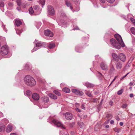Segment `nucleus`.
Returning a JSON list of instances; mask_svg holds the SVG:
<instances>
[{
    "label": "nucleus",
    "instance_id": "obj_11",
    "mask_svg": "<svg viewBox=\"0 0 135 135\" xmlns=\"http://www.w3.org/2000/svg\"><path fill=\"white\" fill-rule=\"evenodd\" d=\"M45 35L48 36L50 37H52L53 34L52 32L49 30H47L44 31Z\"/></svg>",
    "mask_w": 135,
    "mask_h": 135
},
{
    "label": "nucleus",
    "instance_id": "obj_5",
    "mask_svg": "<svg viewBox=\"0 0 135 135\" xmlns=\"http://www.w3.org/2000/svg\"><path fill=\"white\" fill-rule=\"evenodd\" d=\"M52 122L55 125H56L57 127H60L62 129H65V127L63 125L60 121L56 119H54L52 120Z\"/></svg>",
    "mask_w": 135,
    "mask_h": 135
},
{
    "label": "nucleus",
    "instance_id": "obj_54",
    "mask_svg": "<svg viewBox=\"0 0 135 135\" xmlns=\"http://www.w3.org/2000/svg\"><path fill=\"white\" fill-rule=\"evenodd\" d=\"M99 1L102 3H104L105 1V0H99Z\"/></svg>",
    "mask_w": 135,
    "mask_h": 135
},
{
    "label": "nucleus",
    "instance_id": "obj_21",
    "mask_svg": "<svg viewBox=\"0 0 135 135\" xmlns=\"http://www.w3.org/2000/svg\"><path fill=\"white\" fill-rule=\"evenodd\" d=\"M5 128V125L2 123H0V132L4 131Z\"/></svg>",
    "mask_w": 135,
    "mask_h": 135
},
{
    "label": "nucleus",
    "instance_id": "obj_26",
    "mask_svg": "<svg viewBox=\"0 0 135 135\" xmlns=\"http://www.w3.org/2000/svg\"><path fill=\"white\" fill-rule=\"evenodd\" d=\"M39 3L40 4L42 5V8H43L44 5L45 4V0H39Z\"/></svg>",
    "mask_w": 135,
    "mask_h": 135
},
{
    "label": "nucleus",
    "instance_id": "obj_18",
    "mask_svg": "<svg viewBox=\"0 0 135 135\" xmlns=\"http://www.w3.org/2000/svg\"><path fill=\"white\" fill-rule=\"evenodd\" d=\"M12 127L10 125H8L6 128V131L7 132H10L12 129Z\"/></svg>",
    "mask_w": 135,
    "mask_h": 135
},
{
    "label": "nucleus",
    "instance_id": "obj_34",
    "mask_svg": "<svg viewBox=\"0 0 135 135\" xmlns=\"http://www.w3.org/2000/svg\"><path fill=\"white\" fill-rule=\"evenodd\" d=\"M54 93L56 95L60 96L61 95L60 93L58 91L56 90H54L53 91Z\"/></svg>",
    "mask_w": 135,
    "mask_h": 135
},
{
    "label": "nucleus",
    "instance_id": "obj_13",
    "mask_svg": "<svg viewBox=\"0 0 135 135\" xmlns=\"http://www.w3.org/2000/svg\"><path fill=\"white\" fill-rule=\"evenodd\" d=\"M123 62H124L125 61L126 57L125 55L123 53H120L119 55V59Z\"/></svg>",
    "mask_w": 135,
    "mask_h": 135
},
{
    "label": "nucleus",
    "instance_id": "obj_51",
    "mask_svg": "<svg viewBox=\"0 0 135 135\" xmlns=\"http://www.w3.org/2000/svg\"><path fill=\"white\" fill-rule=\"evenodd\" d=\"M115 118L116 119L117 121H118L120 120V118L118 116H116Z\"/></svg>",
    "mask_w": 135,
    "mask_h": 135
},
{
    "label": "nucleus",
    "instance_id": "obj_15",
    "mask_svg": "<svg viewBox=\"0 0 135 135\" xmlns=\"http://www.w3.org/2000/svg\"><path fill=\"white\" fill-rule=\"evenodd\" d=\"M117 62L115 63V65L117 69H121L122 67V63L120 61Z\"/></svg>",
    "mask_w": 135,
    "mask_h": 135
},
{
    "label": "nucleus",
    "instance_id": "obj_61",
    "mask_svg": "<svg viewBox=\"0 0 135 135\" xmlns=\"http://www.w3.org/2000/svg\"><path fill=\"white\" fill-rule=\"evenodd\" d=\"M19 31V30H17V31H16V33H17V34L18 35H20V34L19 33H18V32Z\"/></svg>",
    "mask_w": 135,
    "mask_h": 135
},
{
    "label": "nucleus",
    "instance_id": "obj_6",
    "mask_svg": "<svg viewBox=\"0 0 135 135\" xmlns=\"http://www.w3.org/2000/svg\"><path fill=\"white\" fill-rule=\"evenodd\" d=\"M48 12L49 14L51 16L53 15L55 13L54 9L52 6H49L47 7Z\"/></svg>",
    "mask_w": 135,
    "mask_h": 135
},
{
    "label": "nucleus",
    "instance_id": "obj_36",
    "mask_svg": "<svg viewBox=\"0 0 135 135\" xmlns=\"http://www.w3.org/2000/svg\"><path fill=\"white\" fill-rule=\"evenodd\" d=\"M21 0H17L16 2L17 4L19 6H20L21 4Z\"/></svg>",
    "mask_w": 135,
    "mask_h": 135
},
{
    "label": "nucleus",
    "instance_id": "obj_16",
    "mask_svg": "<svg viewBox=\"0 0 135 135\" xmlns=\"http://www.w3.org/2000/svg\"><path fill=\"white\" fill-rule=\"evenodd\" d=\"M32 98L33 99L35 100H38L40 98V96L38 94L36 93L33 94L32 96Z\"/></svg>",
    "mask_w": 135,
    "mask_h": 135
},
{
    "label": "nucleus",
    "instance_id": "obj_27",
    "mask_svg": "<svg viewBox=\"0 0 135 135\" xmlns=\"http://www.w3.org/2000/svg\"><path fill=\"white\" fill-rule=\"evenodd\" d=\"M62 90L64 92L67 93H70V89L69 88H63L62 89Z\"/></svg>",
    "mask_w": 135,
    "mask_h": 135
},
{
    "label": "nucleus",
    "instance_id": "obj_63",
    "mask_svg": "<svg viewBox=\"0 0 135 135\" xmlns=\"http://www.w3.org/2000/svg\"><path fill=\"white\" fill-rule=\"evenodd\" d=\"M133 42L135 43V39L134 38L133 39Z\"/></svg>",
    "mask_w": 135,
    "mask_h": 135
},
{
    "label": "nucleus",
    "instance_id": "obj_43",
    "mask_svg": "<svg viewBox=\"0 0 135 135\" xmlns=\"http://www.w3.org/2000/svg\"><path fill=\"white\" fill-rule=\"evenodd\" d=\"M127 106H128V105H127V104H124L122 105V108H125Z\"/></svg>",
    "mask_w": 135,
    "mask_h": 135
},
{
    "label": "nucleus",
    "instance_id": "obj_50",
    "mask_svg": "<svg viewBox=\"0 0 135 135\" xmlns=\"http://www.w3.org/2000/svg\"><path fill=\"white\" fill-rule=\"evenodd\" d=\"M41 22H38V26H37V28H39V27H40V26L41 25Z\"/></svg>",
    "mask_w": 135,
    "mask_h": 135
},
{
    "label": "nucleus",
    "instance_id": "obj_3",
    "mask_svg": "<svg viewBox=\"0 0 135 135\" xmlns=\"http://www.w3.org/2000/svg\"><path fill=\"white\" fill-rule=\"evenodd\" d=\"M8 47L6 45L2 46L0 50V54L2 56L7 54L8 52Z\"/></svg>",
    "mask_w": 135,
    "mask_h": 135
},
{
    "label": "nucleus",
    "instance_id": "obj_35",
    "mask_svg": "<svg viewBox=\"0 0 135 135\" xmlns=\"http://www.w3.org/2000/svg\"><path fill=\"white\" fill-rule=\"evenodd\" d=\"M123 91V89H122L120 90H119L117 92V94L118 95H121Z\"/></svg>",
    "mask_w": 135,
    "mask_h": 135
},
{
    "label": "nucleus",
    "instance_id": "obj_32",
    "mask_svg": "<svg viewBox=\"0 0 135 135\" xmlns=\"http://www.w3.org/2000/svg\"><path fill=\"white\" fill-rule=\"evenodd\" d=\"M115 70V69L114 68L113 66L112 65V67L110 68L109 70V72L110 73H113Z\"/></svg>",
    "mask_w": 135,
    "mask_h": 135
},
{
    "label": "nucleus",
    "instance_id": "obj_64",
    "mask_svg": "<svg viewBox=\"0 0 135 135\" xmlns=\"http://www.w3.org/2000/svg\"><path fill=\"white\" fill-rule=\"evenodd\" d=\"M73 133H74L73 132H71V135H74Z\"/></svg>",
    "mask_w": 135,
    "mask_h": 135
},
{
    "label": "nucleus",
    "instance_id": "obj_41",
    "mask_svg": "<svg viewBox=\"0 0 135 135\" xmlns=\"http://www.w3.org/2000/svg\"><path fill=\"white\" fill-rule=\"evenodd\" d=\"M8 6L10 7H12L13 6V3L12 2H10L8 3Z\"/></svg>",
    "mask_w": 135,
    "mask_h": 135
},
{
    "label": "nucleus",
    "instance_id": "obj_44",
    "mask_svg": "<svg viewBox=\"0 0 135 135\" xmlns=\"http://www.w3.org/2000/svg\"><path fill=\"white\" fill-rule=\"evenodd\" d=\"M135 84V82H130L129 84V85L130 86H132V85H134Z\"/></svg>",
    "mask_w": 135,
    "mask_h": 135
},
{
    "label": "nucleus",
    "instance_id": "obj_49",
    "mask_svg": "<svg viewBox=\"0 0 135 135\" xmlns=\"http://www.w3.org/2000/svg\"><path fill=\"white\" fill-rule=\"evenodd\" d=\"M75 110L77 112H81L80 110L77 108H75Z\"/></svg>",
    "mask_w": 135,
    "mask_h": 135
},
{
    "label": "nucleus",
    "instance_id": "obj_7",
    "mask_svg": "<svg viewBox=\"0 0 135 135\" xmlns=\"http://www.w3.org/2000/svg\"><path fill=\"white\" fill-rule=\"evenodd\" d=\"M34 42H35L36 44V47H34L33 49L31 51L32 52L36 51L38 49H39L37 48V47H40L43 45V43L41 42H37V41H35Z\"/></svg>",
    "mask_w": 135,
    "mask_h": 135
},
{
    "label": "nucleus",
    "instance_id": "obj_14",
    "mask_svg": "<svg viewBox=\"0 0 135 135\" xmlns=\"http://www.w3.org/2000/svg\"><path fill=\"white\" fill-rule=\"evenodd\" d=\"M101 68L104 70H107L108 69V66L105 62H103L100 64Z\"/></svg>",
    "mask_w": 135,
    "mask_h": 135
},
{
    "label": "nucleus",
    "instance_id": "obj_57",
    "mask_svg": "<svg viewBox=\"0 0 135 135\" xmlns=\"http://www.w3.org/2000/svg\"><path fill=\"white\" fill-rule=\"evenodd\" d=\"M117 76H116L114 78V79L113 80H112V82H114L115 80V79H116V78H117Z\"/></svg>",
    "mask_w": 135,
    "mask_h": 135
},
{
    "label": "nucleus",
    "instance_id": "obj_37",
    "mask_svg": "<svg viewBox=\"0 0 135 135\" xmlns=\"http://www.w3.org/2000/svg\"><path fill=\"white\" fill-rule=\"evenodd\" d=\"M130 19L135 26V20L132 18H130Z\"/></svg>",
    "mask_w": 135,
    "mask_h": 135
},
{
    "label": "nucleus",
    "instance_id": "obj_19",
    "mask_svg": "<svg viewBox=\"0 0 135 135\" xmlns=\"http://www.w3.org/2000/svg\"><path fill=\"white\" fill-rule=\"evenodd\" d=\"M15 24L17 26H19L22 24V22H21L20 20L19 19H16L15 20Z\"/></svg>",
    "mask_w": 135,
    "mask_h": 135
},
{
    "label": "nucleus",
    "instance_id": "obj_23",
    "mask_svg": "<svg viewBox=\"0 0 135 135\" xmlns=\"http://www.w3.org/2000/svg\"><path fill=\"white\" fill-rule=\"evenodd\" d=\"M55 44L54 43L51 42L49 43V49H51L54 48L55 46Z\"/></svg>",
    "mask_w": 135,
    "mask_h": 135
},
{
    "label": "nucleus",
    "instance_id": "obj_12",
    "mask_svg": "<svg viewBox=\"0 0 135 135\" xmlns=\"http://www.w3.org/2000/svg\"><path fill=\"white\" fill-rule=\"evenodd\" d=\"M65 3L67 6L68 7H69L71 9V10L73 12H74V11H78L79 10V8H78L77 9H76L75 10L73 11V7L71 5V4L70 2L66 1Z\"/></svg>",
    "mask_w": 135,
    "mask_h": 135
},
{
    "label": "nucleus",
    "instance_id": "obj_29",
    "mask_svg": "<svg viewBox=\"0 0 135 135\" xmlns=\"http://www.w3.org/2000/svg\"><path fill=\"white\" fill-rule=\"evenodd\" d=\"M34 12L33 10L32 7H30L29 9V13L31 14L32 15Z\"/></svg>",
    "mask_w": 135,
    "mask_h": 135
},
{
    "label": "nucleus",
    "instance_id": "obj_33",
    "mask_svg": "<svg viewBox=\"0 0 135 135\" xmlns=\"http://www.w3.org/2000/svg\"><path fill=\"white\" fill-rule=\"evenodd\" d=\"M131 31L132 34L135 35V28L134 27H132L131 29Z\"/></svg>",
    "mask_w": 135,
    "mask_h": 135
},
{
    "label": "nucleus",
    "instance_id": "obj_1",
    "mask_svg": "<svg viewBox=\"0 0 135 135\" xmlns=\"http://www.w3.org/2000/svg\"><path fill=\"white\" fill-rule=\"evenodd\" d=\"M24 82L27 85L32 86L35 85L36 81L33 77L30 76H27L24 78Z\"/></svg>",
    "mask_w": 135,
    "mask_h": 135
},
{
    "label": "nucleus",
    "instance_id": "obj_53",
    "mask_svg": "<svg viewBox=\"0 0 135 135\" xmlns=\"http://www.w3.org/2000/svg\"><path fill=\"white\" fill-rule=\"evenodd\" d=\"M2 27L3 28L4 30L6 32H7V31L6 30V29L5 27V25H3Z\"/></svg>",
    "mask_w": 135,
    "mask_h": 135
},
{
    "label": "nucleus",
    "instance_id": "obj_45",
    "mask_svg": "<svg viewBox=\"0 0 135 135\" xmlns=\"http://www.w3.org/2000/svg\"><path fill=\"white\" fill-rule=\"evenodd\" d=\"M4 4L3 2H0V7H3L4 6Z\"/></svg>",
    "mask_w": 135,
    "mask_h": 135
},
{
    "label": "nucleus",
    "instance_id": "obj_59",
    "mask_svg": "<svg viewBox=\"0 0 135 135\" xmlns=\"http://www.w3.org/2000/svg\"><path fill=\"white\" fill-rule=\"evenodd\" d=\"M10 135H16V134L15 133H11Z\"/></svg>",
    "mask_w": 135,
    "mask_h": 135
},
{
    "label": "nucleus",
    "instance_id": "obj_31",
    "mask_svg": "<svg viewBox=\"0 0 135 135\" xmlns=\"http://www.w3.org/2000/svg\"><path fill=\"white\" fill-rule=\"evenodd\" d=\"M78 125L81 128H85L84 125V123L82 122L78 123Z\"/></svg>",
    "mask_w": 135,
    "mask_h": 135
},
{
    "label": "nucleus",
    "instance_id": "obj_10",
    "mask_svg": "<svg viewBox=\"0 0 135 135\" xmlns=\"http://www.w3.org/2000/svg\"><path fill=\"white\" fill-rule=\"evenodd\" d=\"M73 92L79 95H83L84 93L83 92L76 89H73L72 90Z\"/></svg>",
    "mask_w": 135,
    "mask_h": 135
},
{
    "label": "nucleus",
    "instance_id": "obj_56",
    "mask_svg": "<svg viewBox=\"0 0 135 135\" xmlns=\"http://www.w3.org/2000/svg\"><path fill=\"white\" fill-rule=\"evenodd\" d=\"M129 96L130 97L132 98L133 97V95L132 94H131L129 95Z\"/></svg>",
    "mask_w": 135,
    "mask_h": 135
},
{
    "label": "nucleus",
    "instance_id": "obj_17",
    "mask_svg": "<svg viewBox=\"0 0 135 135\" xmlns=\"http://www.w3.org/2000/svg\"><path fill=\"white\" fill-rule=\"evenodd\" d=\"M83 84L88 88H91L94 86V84L88 82L84 83Z\"/></svg>",
    "mask_w": 135,
    "mask_h": 135
},
{
    "label": "nucleus",
    "instance_id": "obj_47",
    "mask_svg": "<svg viewBox=\"0 0 135 135\" xmlns=\"http://www.w3.org/2000/svg\"><path fill=\"white\" fill-rule=\"evenodd\" d=\"M81 108L82 109H85V108L84 107V104H81Z\"/></svg>",
    "mask_w": 135,
    "mask_h": 135
},
{
    "label": "nucleus",
    "instance_id": "obj_42",
    "mask_svg": "<svg viewBox=\"0 0 135 135\" xmlns=\"http://www.w3.org/2000/svg\"><path fill=\"white\" fill-rule=\"evenodd\" d=\"M98 101V100L97 98H94L93 100V103H97Z\"/></svg>",
    "mask_w": 135,
    "mask_h": 135
},
{
    "label": "nucleus",
    "instance_id": "obj_8",
    "mask_svg": "<svg viewBox=\"0 0 135 135\" xmlns=\"http://www.w3.org/2000/svg\"><path fill=\"white\" fill-rule=\"evenodd\" d=\"M63 115H65L66 119L69 120H71L73 117V115L69 112H66L65 114H63Z\"/></svg>",
    "mask_w": 135,
    "mask_h": 135
},
{
    "label": "nucleus",
    "instance_id": "obj_48",
    "mask_svg": "<svg viewBox=\"0 0 135 135\" xmlns=\"http://www.w3.org/2000/svg\"><path fill=\"white\" fill-rule=\"evenodd\" d=\"M80 48H79L78 47V46H76V47H75V50H76V52H80V51H78V49H80Z\"/></svg>",
    "mask_w": 135,
    "mask_h": 135
},
{
    "label": "nucleus",
    "instance_id": "obj_25",
    "mask_svg": "<svg viewBox=\"0 0 135 135\" xmlns=\"http://www.w3.org/2000/svg\"><path fill=\"white\" fill-rule=\"evenodd\" d=\"M58 23L59 25L61 26H63L66 23L65 21L63 20H61L60 21H58Z\"/></svg>",
    "mask_w": 135,
    "mask_h": 135
},
{
    "label": "nucleus",
    "instance_id": "obj_39",
    "mask_svg": "<svg viewBox=\"0 0 135 135\" xmlns=\"http://www.w3.org/2000/svg\"><path fill=\"white\" fill-rule=\"evenodd\" d=\"M98 75H99V77L100 78V79H102V78L103 77V76L102 75V74L101 73H100L99 72H98Z\"/></svg>",
    "mask_w": 135,
    "mask_h": 135
},
{
    "label": "nucleus",
    "instance_id": "obj_62",
    "mask_svg": "<svg viewBox=\"0 0 135 135\" xmlns=\"http://www.w3.org/2000/svg\"><path fill=\"white\" fill-rule=\"evenodd\" d=\"M75 29H76V30L79 29L78 27H76L75 28H74L73 29V30H75Z\"/></svg>",
    "mask_w": 135,
    "mask_h": 135
},
{
    "label": "nucleus",
    "instance_id": "obj_30",
    "mask_svg": "<svg viewBox=\"0 0 135 135\" xmlns=\"http://www.w3.org/2000/svg\"><path fill=\"white\" fill-rule=\"evenodd\" d=\"M32 94L31 92L29 90H27L26 91V94L25 95L29 97Z\"/></svg>",
    "mask_w": 135,
    "mask_h": 135
},
{
    "label": "nucleus",
    "instance_id": "obj_38",
    "mask_svg": "<svg viewBox=\"0 0 135 135\" xmlns=\"http://www.w3.org/2000/svg\"><path fill=\"white\" fill-rule=\"evenodd\" d=\"M114 130L115 131L119 133L120 131V129L119 128H114Z\"/></svg>",
    "mask_w": 135,
    "mask_h": 135
},
{
    "label": "nucleus",
    "instance_id": "obj_55",
    "mask_svg": "<svg viewBox=\"0 0 135 135\" xmlns=\"http://www.w3.org/2000/svg\"><path fill=\"white\" fill-rule=\"evenodd\" d=\"M110 123L111 124H113L114 123V121L113 120H111L110 122Z\"/></svg>",
    "mask_w": 135,
    "mask_h": 135
},
{
    "label": "nucleus",
    "instance_id": "obj_2",
    "mask_svg": "<svg viewBox=\"0 0 135 135\" xmlns=\"http://www.w3.org/2000/svg\"><path fill=\"white\" fill-rule=\"evenodd\" d=\"M110 44L113 47L115 48L118 49H120L121 46L114 39L112 38L110 40Z\"/></svg>",
    "mask_w": 135,
    "mask_h": 135
},
{
    "label": "nucleus",
    "instance_id": "obj_46",
    "mask_svg": "<svg viewBox=\"0 0 135 135\" xmlns=\"http://www.w3.org/2000/svg\"><path fill=\"white\" fill-rule=\"evenodd\" d=\"M129 72L127 73V74H126L124 76H123L120 79V80H122V79H123L125 77H126L127 75H128L129 74Z\"/></svg>",
    "mask_w": 135,
    "mask_h": 135
},
{
    "label": "nucleus",
    "instance_id": "obj_20",
    "mask_svg": "<svg viewBox=\"0 0 135 135\" xmlns=\"http://www.w3.org/2000/svg\"><path fill=\"white\" fill-rule=\"evenodd\" d=\"M112 56L114 60L118 61L119 60V56H118L115 53H113L112 54Z\"/></svg>",
    "mask_w": 135,
    "mask_h": 135
},
{
    "label": "nucleus",
    "instance_id": "obj_4",
    "mask_svg": "<svg viewBox=\"0 0 135 135\" xmlns=\"http://www.w3.org/2000/svg\"><path fill=\"white\" fill-rule=\"evenodd\" d=\"M114 37L119 44L123 47L125 46V45L123 41L121 36L118 34L114 35Z\"/></svg>",
    "mask_w": 135,
    "mask_h": 135
},
{
    "label": "nucleus",
    "instance_id": "obj_9",
    "mask_svg": "<svg viewBox=\"0 0 135 135\" xmlns=\"http://www.w3.org/2000/svg\"><path fill=\"white\" fill-rule=\"evenodd\" d=\"M33 9L35 12L36 13V15L40 14L41 11V9L37 5H35L33 6Z\"/></svg>",
    "mask_w": 135,
    "mask_h": 135
},
{
    "label": "nucleus",
    "instance_id": "obj_24",
    "mask_svg": "<svg viewBox=\"0 0 135 135\" xmlns=\"http://www.w3.org/2000/svg\"><path fill=\"white\" fill-rule=\"evenodd\" d=\"M42 100L45 103L48 102L49 100V98L47 97H43L42 99Z\"/></svg>",
    "mask_w": 135,
    "mask_h": 135
},
{
    "label": "nucleus",
    "instance_id": "obj_22",
    "mask_svg": "<svg viewBox=\"0 0 135 135\" xmlns=\"http://www.w3.org/2000/svg\"><path fill=\"white\" fill-rule=\"evenodd\" d=\"M49 96L51 99H56L57 98V97L54 94L50 93L49 94Z\"/></svg>",
    "mask_w": 135,
    "mask_h": 135
},
{
    "label": "nucleus",
    "instance_id": "obj_60",
    "mask_svg": "<svg viewBox=\"0 0 135 135\" xmlns=\"http://www.w3.org/2000/svg\"><path fill=\"white\" fill-rule=\"evenodd\" d=\"M109 127V126L108 125H106L105 126V128H108Z\"/></svg>",
    "mask_w": 135,
    "mask_h": 135
},
{
    "label": "nucleus",
    "instance_id": "obj_58",
    "mask_svg": "<svg viewBox=\"0 0 135 135\" xmlns=\"http://www.w3.org/2000/svg\"><path fill=\"white\" fill-rule=\"evenodd\" d=\"M123 123L122 122H120L119 123V124L120 126H122L123 125Z\"/></svg>",
    "mask_w": 135,
    "mask_h": 135
},
{
    "label": "nucleus",
    "instance_id": "obj_52",
    "mask_svg": "<svg viewBox=\"0 0 135 135\" xmlns=\"http://www.w3.org/2000/svg\"><path fill=\"white\" fill-rule=\"evenodd\" d=\"M109 104L110 105L112 106L113 105V103L112 101H111L109 102Z\"/></svg>",
    "mask_w": 135,
    "mask_h": 135
},
{
    "label": "nucleus",
    "instance_id": "obj_40",
    "mask_svg": "<svg viewBox=\"0 0 135 135\" xmlns=\"http://www.w3.org/2000/svg\"><path fill=\"white\" fill-rule=\"evenodd\" d=\"M107 1L110 3H113L114 2L115 0H106Z\"/></svg>",
    "mask_w": 135,
    "mask_h": 135
},
{
    "label": "nucleus",
    "instance_id": "obj_28",
    "mask_svg": "<svg viewBox=\"0 0 135 135\" xmlns=\"http://www.w3.org/2000/svg\"><path fill=\"white\" fill-rule=\"evenodd\" d=\"M85 92L86 94L88 95L89 97H92V95L91 94V93L89 91H87V90H85Z\"/></svg>",
    "mask_w": 135,
    "mask_h": 135
}]
</instances>
